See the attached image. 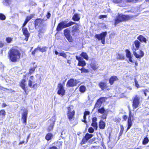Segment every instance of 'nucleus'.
<instances>
[{
  "label": "nucleus",
  "instance_id": "1",
  "mask_svg": "<svg viewBox=\"0 0 149 149\" xmlns=\"http://www.w3.org/2000/svg\"><path fill=\"white\" fill-rule=\"evenodd\" d=\"M10 60L13 62H15L20 58V54L17 49H12L8 53Z\"/></svg>",
  "mask_w": 149,
  "mask_h": 149
},
{
  "label": "nucleus",
  "instance_id": "2",
  "mask_svg": "<svg viewBox=\"0 0 149 149\" xmlns=\"http://www.w3.org/2000/svg\"><path fill=\"white\" fill-rule=\"evenodd\" d=\"M36 77L37 78V79L34 78L33 76H31L28 80V85L29 86L34 89L37 87L38 84L36 82L37 81L38 79L40 77L38 74L36 75Z\"/></svg>",
  "mask_w": 149,
  "mask_h": 149
},
{
  "label": "nucleus",
  "instance_id": "3",
  "mask_svg": "<svg viewBox=\"0 0 149 149\" xmlns=\"http://www.w3.org/2000/svg\"><path fill=\"white\" fill-rule=\"evenodd\" d=\"M106 99L107 98L106 97H102L99 99L95 105L94 109H96L98 110V112H104L105 110L104 108L100 109H98V108L100 107L101 104L104 102Z\"/></svg>",
  "mask_w": 149,
  "mask_h": 149
},
{
  "label": "nucleus",
  "instance_id": "4",
  "mask_svg": "<svg viewBox=\"0 0 149 149\" xmlns=\"http://www.w3.org/2000/svg\"><path fill=\"white\" fill-rule=\"evenodd\" d=\"M130 19V17L128 15H120L115 19V25L116 26L120 22L123 21H126Z\"/></svg>",
  "mask_w": 149,
  "mask_h": 149
},
{
  "label": "nucleus",
  "instance_id": "5",
  "mask_svg": "<svg viewBox=\"0 0 149 149\" xmlns=\"http://www.w3.org/2000/svg\"><path fill=\"white\" fill-rule=\"evenodd\" d=\"M56 117L55 116H52L49 120L50 125L48 126L47 129L48 132H49L53 130L56 121Z\"/></svg>",
  "mask_w": 149,
  "mask_h": 149
},
{
  "label": "nucleus",
  "instance_id": "6",
  "mask_svg": "<svg viewBox=\"0 0 149 149\" xmlns=\"http://www.w3.org/2000/svg\"><path fill=\"white\" fill-rule=\"evenodd\" d=\"M107 34L106 32H103L100 34H96L95 35V38H97L99 40H101V42L103 44L105 42V37Z\"/></svg>",
  "mask_w": 149,
  "mask_h": 149
},
{
  "label": "nucleus",
  "instance_id": "7",
  "mask_svg": "<svg viewBox=\"0 0 149 149\" xmlns=\"http://www.w3.org/2000/svg\"><path fill=\"white\" fill-rule=\"evenodd\" d=\"M93 136V135L92 134H90L88 133H86L84 137L83 138L81 141V144H85L87 142L88 140L91 139Z\"/></svg>",
  "mask_w": 149,
  "mask_h": 149
},
{
  "label": "nucleus",
  "instance_id": "8",
  "mask_svg": "<svg viewBox=\"0 0 149 149\" xmlns=\"http://www.w3.org/2000/svg\"><path fill=\"white\" fill-rule=\"evenodd\" d=\"M140 97L137 95H136L134 97L133 101V106L134 108H136L138 107L140 103Z\"/></svg>",
  "mask_w": 149,
  "mask_h": 149
},
{
  "label": "nucleus",
  "instance_id": "9",
  "mask_svg": "<svg viewBox=\"0 0 149 149\" xmlns=\"http://www.w3.org/2000/svg\"><path fill=\"white\" fill-rule=\"evenodd\" d=\"M133 118V116L131 114V112H129V117L127 121V127L126 131L129 130L132 125V118Z\"/></svg>",
  "mask_w": 149,
  "mask_h": 149
},
{
  "label": "nucleus",
  "instance_id": "10",
  "mask_svg": "<svg viewBox=\"0 0 149 149\" xmlns=\"http://www.w3.org/2000/svg\"><path fill=\"white\" fill-rule=\"evenodd\" d=\"M64 84H60L58 87V93L63 96L64 95L65 91L64 89Z\"/></svg>",
  "mask_w": 149,
  "mask_h": 149
},
{
  "label": "nucleus",
  "instance_id": "11",
  "mask_svg": "<svg viewBox=\"0 0 149 149\" xmlns=\"http://www.w3.org/2000/svg\"><path fill=\"white\" fill-rule=\"evenodd\" d=\"M78 83V80L73 79H70L68 82L67 86L69 87H73L76 86Z\"/></svg>",
  "mask_w": 149,
  "mask_h": 149
},
{
  "label": "nucleus",
  "instance_id": "12",
  "mask_svg": "<svg viewBox=\"0 0 149 149\" xmlns=\"http://www.w3.org/2000/svg\"><path fill=\"white\" fill-rule=\"evenodd\" d=\"M22 33L24 35L25 37V40L27 41L28 38L30 36V33H29L28 29L26 27H22Z\"/></svg>",
  "mask_w": 149,
  "mask_h": 149
},
{
  "label": "nucleus",
  "instance_id": "13",
  "mask_svg": "<svg viewBox=\"0 0 149 149\" xmlns=\"http://www.w3.org/2000/svg\"><path fill=\"white\" fill-rule=\"evenodd\" d=\"M70 28L66 29V38L70 42H71L73 41V39L70 35Z\"/></svg>",
  "mask_w": 149,
  "mask_h": 149
},
{
  "label": "nucleus",
  "instance_id": "14",
  "mask_svg": "<svg viewBox=\"0 0 149 149\" xmlns=\"http://www.w3.org/2000/svg\"><path fill=\"white\" fill-rule=\"evenodd\" d=\"M27 112H23L22 114L21 119L23 124L26 125L27 123Z\"/></svg>",
  "mask_w": 149,
  "mask_h": 149
},
{
  "label": "nucleus",
  "instance_id": "15",
  "mask_svg": "<svg viewBox=\"0 0 149 149\" xmlns=\"http://www.w3.org/2000/svg\"><path fill=\"white\" fill-rule=\"evenodd\" d=\"M44 21L43 19H36L35 21V24L36 25L40 26L44 24Z\"/></svg>",
  "mask_w": 149,
  "mask_h": 149
},
{
  "label": "nucleus",
  "instance_id": "16",
  "mask_svg": "<svg viewBox=\"0 0 149 149\" xmlns=\"http://www.w3.org/2000/svg\"><path fill=\"white\" fill-rule=\"evenodd\" d=\"M65 27V23L64 22H62L58 24L56 28V30L60 31Z\"/></svg>",
  "mask_w": 149,
  "mask_h": 149
},
{
  "label": "nucleus",
  "instance_id": "17",
  "mask_svg": "<svg viewBox=\"0 0 149 149\" xmlns=\"http://www.w3.org/2000/svg\"><path fill=\"white\" fill-rule=\"evenodd\" d=\"M46 24H44L43 25L39 26V34H41V33H44L46 30Z\"/></svg>",
  "mask_w": 149,
  "mask_h": 149
},
{
  "label": "nucleus",
  "instance_id": "18",
  "mask_svg": "<svg viewBox=\"0 0 149 149\" xmlns=\"http://www.w3.org/2000/svg\"><path fill=\"white\" fill-rule=\"evenodd\" d=\"M79 31L78 25L74 26L72 28V32L73 36L75 35V33H77Z\"/></svg>",
  "mask_w": 149,
  "mask_h": 149
},
{
  "label": "nucleus",
  "instance_id": "19",
  "mask_svg": "<svg viewBox=\"0 0 149 149\" xmlns=\"http://www.w3.org/2000/svg\"><path fill=\"white\" fill-rule=\"evenodd\" d=\"M62 143L60 142L56 143V146H52L49 147L47 149H58L61 148Z\"/></svg>",
  "mask_w": 149,
  "mask_h": 149
},
{
  "label": "nucleus",
  "instance_id": "20",
  "mask_svg": "<svg viewBox=\"0 0 149 149\" xmlns=\"http://www.w3.org/2000/svg\"><path fill=\"white\" fill-rule=\"evenodd\" d=\"M53 135L52 133H48L46 135L45 138L47 141H48L51 140L53 138Z\"/></svg>",
  "mask_w": 149,
  "mask_h": 149
},
{
  "label": "nucleus",
  "instance_id": "21",
  "mask_svg": "<svg viewBox=\"0 0 149 149\" xmlns=\"http://www.w3.org/2000/svg\"><path fill=\"white\" fill-rule=\"evenodd\" d=\"M118 80V78L116 76H113L110 77L109 80V83L111 85H112L113 84L114 81H117Z\"/></svg>",
  "mask_w": 149,
  "mask_h": 149
},
{
  "label": "nucleus",
  "instance_id": "22",
  "mask_svg": "<svg viewBox=\"0 0 149 149\" xmlns=\"http://www.w3.org/2000/svg\"><path fill=\"white\" fill-rule=\"evenodd\" d=\"M26 80L25 79H23L21 81L20 83V86L24 90V91L26 92V89L25 88Z\"/></svg>",
  "mask_w": 149,
  "mask_h": 149
},
{
  "label": "nucleus",
  "instance_id": "23",
  "mask_svg": "<svg viewBox=\"0 0 149 149\" xmlns=\"http://www.w3.org/2000/svg\"><path fill=\"white\" fill-rule=\"evenodd\" d=\"M99 126L100 129H104L105 127V122L102 120H100L99 122Z\"/></svg>",
  "mask_w": 149,
  "mask_h": 149
},
{
  "label": "nucleus",
  "instance_id": "24",
  "mask_svg": "<svg viewBox=\"0 0 149 149\" xmlns=\"http://www.w3.org/2000/svg\"><path fill=\"white\" fill-rule=\"evenodd\" d=\"M99 87L101 88L102 90H103L105 88L107 87V84L103 82H100L99 84Z\"/></svg>",
  "mask_w": 149,
  "mask_h": 149
},
{
  "label": "nucleus",
  "instance_id": "25",
  "mask_svg": "<svg viewBox=\"0 0 149 149\" xmlns=\"http://www.w3.org/2000/svg\"><path fill=\"white\" fill-rule=\"evenodd\" d=\"M137 39L141 42H144L146 43L147 41L146 39L142 35L139 36L137 38Z\"/></svg>",
  "mask_w": 149,
  "mask_h": 149
},
{
  "label": "nucleus",
  "instance_id": "26",
  "mask_svg": "<svg viewBox=\"0 0 149 149\" xmlns=\"http://www.w3.org/2000/svg\"><path fill=\"white\" fill-rule=\"evenodd\" d=\"M72 19L74 21H78L80 19L79 15L77 14H75L73 16Z\"/></svg>",
  "mask_w": 149,
  "mask_h": 149
},
{
  "label": "nucleus",
  "instance_id": "27",
  "mask_svg": "<svg viewBox=\"0 0 149 149\" xmlns=\"http://www.w3.org/2000/svg\"><path fill=\"white\" fill-rule=\"evenodd\" d=\"M134 44L136 47V48H135L134 50L136 51L138 49L141 43L138 40H136L134 42Z\"/></svg>",
  "mask_w": 149,
  "mask_h": 149
},
{
  "label": "nucleus",
  "instance_id": "28",
  "mask_svg": "<svg viewBox=\"0 0 149 149\" xmlns=\"http://www.w3.org/2000/svg\"><path fill=\"white\" fill-rule=\"evenodd\" d=\"M38 50H39L41 52H43L46 51L48 49V47H44L42 48L38 46L37 47Z\"/></svg>",
  "mask_w": 149,
  "mask_h": 149
},
{
  "label": "nucleus",
  "instance_id": "29",
  "mask_svg": "<svg viewBox=\"0 0 149 149\" xmlns=\"http://www.w3.org/2000/svg\"><path fill=\"white\" fill-rule=\"evenodd\" d=\"M86 63L82 59L81 60L79 61L78 64V65L79 66H84L86 65Z\"/></svg>",
  "mask_w": 149,
  "mask_h": 149
},
{
  "label": "nucleus",
  "instance_id": "30",
  "mask_svg": "<svg viewBox=\"0 0 149 149\" xmlns=\"http://www.w3.org/2000/svg\"><path fill=\"white\" fill-rule=\"evenodd\" d=\"M75 112H68V118L70 120H71L74 115Z\"/></svg>",
  "mask_w": 149,
  "mask_h": 149
},
{
  "label": "nucleus",
  "instance_id": "31",
  "mask_svg": "<svg viewBox=\"0 0 149 149\" xmlns=\"http://www.w3.org/2000/svg\"><path fill=\"white\" fill-rule=\"evenodd\" d=\"M90 114V112H84V115L83 116L84 119L82 120V121L85 123H86L87 122L86 120V116L87 115H89Z\"/></svg>",
  "mask_w": 149,
  "mask_h": 149
},
{
  "label": "nucleus",
  "instance_id": "32",
  "mask_svg": "<svg viewBox=\"0 0 149 149\" xmlns=\"http://www.w3.org/2000/svg\"><path fill=\"white\" fill-rule=\"evenodd\" d=\"M149 141V140L147 137H145L143 139L142 141V144L143 145H146L148 143Z\"/></svg>",
  "mask_w": 149,
  "mask_h": 149
},
{
  "label": "nucleus",
  "instance_id": "33",
  "mask_svg": "<svg viewBox=\"0 0 149 149\" xmlns=\"http://www.w3.org/2000/svg\"><path fill=\"white\" fill-rule=\"evenodd\" d=\"M81 56L83 57L84 58L86 59V60H88V57L87 54L85 52H83L81 54Z\"/></svg>",
  "mask_w": 149,
  "mask_h": 149
},
{
  "label": "nucleus",
  "instance_id": "34",
  "mask_svg": "<svg viewBox=\"0 0 149 149\" xmlns=\"http://www.w3.org/2000/svg\"><path fill=\"white\" fill-rule=\"evenodd\" d=\"M86 90V87L84 86H81L79 88L80 91L82 93L84 92Z\"/></svg>",
  "mask_w": 149,
  "mask_h": 149
},
{
  "label": "nucleus",
  "instance_id": "35",
  "mask_svg": "<svg viewBox=\"0 0 149 149\" xmlns=\"http://www.w3.org/2000/svg\"><path fill=\"white\" fill-rule=\"evenodd\" d=\"M75 23V22L72 21H70L68 23H66V27H69Z\"/></svg>",
  "mask_w": 149,
  "mask_h": 149
},
{
  "label": "nucleus",
  "instance_id": "36",
  "mask_svg": "<svg viewBox=\"0 0 149 149\" xmlns=\"http://www.w3.org/2000/svg\"><path fill=\"white\" fill-rule=\"evenodd\" d=\"M126 56L127 58H129L132 57V56L131 55V53L128 50H126Z\"/></svg>",
  "mask_w": 149,
  "mask_h": 149
},
{
  "label": "nucleus",
  "instance_id": "37",
  "mask_svg": "<svg viewBox=\"0 0 149 149\" xmlns=\"http://www.w3.org/2000/svg\"><path fill=\"white\" fill-rule=\"evenodd\" d=\"M91 126L95 129H97V122H92Z\"/></svg>",
  "mask_w": 149,
  "mask_h": 149
},
{
  "label": "nucleus",
  "instance_id": "38",
  "mask_svg": "<svg viewBox=\"0 0 149 149\" xmlns=\"http://www.w3.org/2000/svg\"><path fill=\"white\" fill-rule=\"evenodd\" d=\"M81 72L82 73H87L89 72V70H88L86 69L85 68H82L81 69Z\"/></svg>",
  "mask_w": 149,
  "mask_h": 149
},
{
  "label": "nucleus",
  "instance_id": "39",
  "mask_svg": "<svg viewBox=\"0 0 149 149\" xmlns=\"http://www.w3.org/2000/svg\"><path fill=\"white\" fill-rule=\"evenodd\" d=\"M101 113H102L101 117L103 119H105L107 118V112H100Z\"/></svg>",
  "mask_w": 149,
  "mask_h": 149
},
{
  "label": "nucleus",
  "instance_id": "40",
  "mask_svg": "<svg viewBox=\"0 0 149 149\" xmlns=\"http://www.w3.org/2000/svg\"><path fill=\"white\" fill-rule=\"evenodd\" d=\"M117 58L120 60H123L124 59V56L123 54H119L117 56Z\"/></svg>",
  "mask_w": 149,
  "mask_h": 149
},
{
  "label": "nucleus",
  "instance_id": "41",
  "mask_svg": "<svg viewBox=\"0 0 149 149\" xmlns=\"http://www.w3.org/2000/svg\"><path fill=\"white\" fill-rule=\"evenodd\" d=\"M34 15H31L30 16H28L26 17V22H28L31 18H32L34 16Z\"/></svg>",
  "mask_w": 149,
  "mask_h": 149
},
{
  "label": "nucleus",
  "instance_id": "42",
  "mask_svg": "<svg viewBox=\"0 0 149 149\" xmlns=\"http://www.w3.org/2000/svg\"><path fill=\"white\" fill-rule=\"evenodd\" d=\"M91 68L94 70H95L98 68V67L97 65L94 64H91Z\"/></svg>",
  "mask_w": 149,
  "mask_h": 149
},
{
  "label": "nucleus",
  "instance_id": "43",
  "mask_svg": "<svg viewBox=\"0 0 149 149\" xmlns=\"http://www.w3.org/2000/svg\"><path fill=\"white\" fill-rule=\"evenodd\" d=\"M36 68V67H33L30 69L29 73L30 74H31L33 73L35 69Z\"/></svg>",
  "mask_w": 149,
  "mask_h": 149
},
{
  "label": "nucleus",
  "instance_id": "44",
  "mask_svg": "<svg viewBox=\"0 0 149 149\" xmlns=\"http://www.w3.org/2000/svg\"><path fill=\"white\" fill-rule=\"evenodd\" d=\"M133 54L135 57L137 58H141V57L136 52H133Z\"/></svg>",
  "mask_w": 149,
  "mask_h": 149
},
{
  "label": "nucleus",
  "instance_id": "45",
  "mask_svg": "<svg viewBox=\"0 0 149 149\" xmlns=\"http://www.w3.org/2000/svg\"><path fill=\"white\" fill-rule=\"evenodd\" d=\"M6 19L5 16L2 14H0V19L1 20H4Z\"/></svg>",
  "mask_w": 149,
  "mask_h": 149
},
{
  "label": "nucleus",
  "instance_id": "46",
  "mask_svg": "<svg viewBox=\"0 0 149 149\" xmlns=\"http://www.w3.org/2000/svg\"><path fill=\"white\" fill-rule=\"evenodd\" d=\"M12 38L9 37L7 38L6 39V42L8 43H10L12 41Z\"/></svg>",
  "mask_w": 149,
  "mask_h": 149
},
{
  "label": "nucleus",
  "instance_id": "47",
  "mask_svg": "<svg viewBox=\"0 0 149 149\" xmlns=\"http://www.w3.org/2000/svg\"><path fill=\"white\" fill-rule=\"evenodd\" d=\"M88 132L90 133H93L94 132V130L92 127H90L88 129Z\"/></svg>",
  "mask_w": 149,
  "mask_h": 149
},
{
  "label": "nucleus",
  "instance_id": "48",
  "mask_svg": "<svg viewBox=\"0 0 149 149\" xmlns=\"http://www.w3.org/2000/svg\"><path fill=\"white\" fill-rule=\"evenodd\" d=\"M59 56H62L65 57V54L63 51H62L61 52L59 53Z\"/></svg>",
  "mask_w": 149,
  "mask_h": 149
},
{
  "label": "nucleus",
  "instance_id": "49",
  "mask_svg": "<svg viewBox=\"0 0 149 149\" xmlns=\"http://www.w3.org/2000/svg\"><path fill=\"white\" fill-rule=\"evenodd\" d=\"M92 103V101L91 100H87L86 103V105L89 106Z\"/></svg>",
  "mask_w": 149,
  "mask_h": 149
},
{
  "label": "nucleus",
  "instance_id": "50",
  "mask_svg": "<svg viewBox=\"0 0 149 149\" xmlns=\"http://www.w3.org/2000/svg\"><path fill=\"white\" fill-rule=\"evenodd\" d=\"M122 1L123 0H113V2L116 3H121Z\"/></svg>",
  "mask_w": 149,
  "mask_h": 149
},
{
  "label": "nucleus",
  "instance_id": "51",
  "mask_svg": "<svg viewBox=\"0 0 149 149\" xmlns=\"http://www.w3.org/2000/svg\"><path fill=\"white\" fill-rule=\"evenodd\" d=\"M139 54H140L139 55L140 56L141 58L143 57L144 55V53L141 50H140V52H139Z\"/></svg>",
  "mask_w": 149,
  "mask_h": 149
},
{
  "label": "nucleus",
  "instance_id": "52",
  "mask_svg": "<svg viewBox=\"0 0 149 149\" xmlns=\"http://www.w3.org/2000/svg\"><path fill=\"white\" fill-rule=\"evenodd\" d=\"M135 84L136 86L138 88L139 87V85L138 84L137 81L136 79L135 80Z\"/></svg>",
  "mask_w": 149,
  "mask_h": 149
},
{
  "label": "nucleus",
  "instance_id": "53",
  "mask_svg": "<svg viewBox=\"0 0 149 149\" xmlns=\"http://www.w3.org/2000/svg\"><path fill=\"white\" fill-rule=\"evenodd\" d=\"M92 122H97V118L95 117H93L92 119Z\"/></svg>",
  "mask_w": 149,
  "mask_h": 149
},
{
  "label": "nucleus",
  "instance_id": "54",
  "mask_svg": "<svg viewBox=\"0 0 149 149\" xmlns=\"http://www.w3.org/2000/svg\"><path fill=\"white\" fill-rule=\"evenodd\" d=\"M120 132H123L124 130V127L122 125H120Z\"/></svg>",
  "mask_w": 149,
  "mask_h": 149
},
{
  "label": "nucleus",
  "instance_id": "55",
  "mask_svg": "<svg viewBox=\"0 0 149 149\" xmlns=\"http://www.w3.org/2000/svg\"><path fill=\"white\" fill-rule=\"evenodd\" d=\"M28 22H26V21L25 20L22 27H25L24 26L26 25Z\"/></svg>",
  "mask_w": 149,
  "mask_h": 149
},
{
  "label": "nucleus",
  "instance_id": "56",
  "mask_svg": "<svg viewBox=\"0 0 149 149\" xmlns=\"http://www.w3.org/2000/svg\"><path fill=\"white\" fill-rule=\"evenodd\" d=\"M123 118L125 120H126L127 118V116L126 115H124L123 116Z\"/></svg>",
  "mask_w": 149,
  "mask_h": 149
},
{
  "label": "nucleus",
  "instance_id": "57",
  "mask_svg": "<svg viewBox=\"0 0 149 149\" xmlns=\"http://www.w3.org/2000/svg\"><path fill=\"white\" fill-rule=\"evenodd\" d=\"M76 58L77 60H78L79 62V61L81 60L82 59L81 57L77 56H76Z\"/></svg>",
  "mask_w": 149,
  "mask_h": 149
},
{
  "label": "nucleus",
  "instance_id": "58",
  "mask_svg": "<svg viewBox=\"0 0 149 149\" xmlns=\"http://www.w3.org/2000/svg\"><path fill=\"white\" fill-rule=\"evenodd\" d=\"M126 2L130 3V2H133L134 3V0H125Z\"/></svg>",
  "mask_w": 149,
  "mask_h": 149
},
{
  "label": "nucleus",
  "instance_id": "59",
  "mask_svg": "<svg viewBox=\"0 0 149 149\" xmlns=\"http://www.w3.org/2000/svg\"><path fill=\"white\" fill-rule=\"evenodd\" d=\"M37 50H38V49H37V48H36L34 50V51H33L32 52V54H33V55H34L35 54V52H36V51Z\"/></svg>",
  "mask_w": 149,
  "mask_h": 149
},
{
  "label": "nucleus",
  "instance_id": "60",
  "mask_svg": "<svg viewBox=\"0 0 149 149\" xmlns=\"http://www.w3.org/2000/svg\"><path fill=\"white\" fill-rule=\"evenodd\" d=\"M50 15H51V14H50V13H47V15H46V16L47 17V18H49V17H50Z\"/></svg>",
  "mask_w": 149,
  "mask_h": 149
},
{
  "label": "nucleus",
  "instance_id": "61",
  "mask_svg": "<svg viewBox=\"0 0 149 149\" xmlns=\"http://www.w3.org/2000/svg\"><path fill=\"white\" fill-rule=\"evenodd\" d=\"M128 58H129V61L130 62H131L132 63L133 62V61H132V57H130H130Z\"/></svg>",
  "mask_w": 149,
  "mask_h": 149
},
{
  "label": "nucleus",
  "instance_id": "62",
  "mask_svg": "<svg viewBox=\"0 0 149 149\" xmlns=\"http://www.w3.org/2000/svg\"><path fill=\"white\" fill-rule=\"evenodd\" d=\"M143 92H144V93L145 95L146 96L147 95V93H146V92H148V91L147 90H144L143 91Z\"/></svg>",
  "mask_w": 149,
  "mask_h": 149
},
{
  "label": "nucleus",
  "instance_id": "63",
  "mask_svg": "<svg viewBox=\"0 0 149 149\" xmlns=\"http://www.w3.org/2000/svg\"><path fill=\"white\" fill-rule=\"evenodd\" d=\"M123 133V132L120 131V132L119 133V137H120V136H121L122 135Z\"/></svg>",
  "mask_w": 149,
  "mask_h": 149
},
{
  "label": "nucleus",
  "instance_id": "64",
  "mask_svg": "<svg viewBox=\"0 0 149 149\" xmlns=\"http://www.w3.org/2000/svg\"><path fill=\"white\" fill-rule=\"evenodd\" d=\"M3 45V44L2 43V42L0 41V47H2Z\"/></svg>",
  "mask_w": 149,
  "mask_h": 149
}]
</instances>
